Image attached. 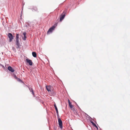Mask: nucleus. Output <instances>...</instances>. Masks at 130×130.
I'll list each match as a JSON object with an SVG mask.
<instances>
[{"label":"nucleus","instance_id":"obj_19","mask_svg":"<svg viewBox=\"0 0 130 130\" xmlns=\"http://www.w3.org/2000/svg\"><path fill=\"white\" fill-rule=\"evenodd\" d=\"M35 97L36 99L38 101L39 100H40V97H39L38 96H35V97Z\"/></svg>","mask_w":130,"mask_h":130},{"label":"nucleus","instance_id":"obj_25","mask_svg":"<svg viewBox=\"0 0 130 130\" xmlns=\"http://www.w3.org/2000/svg\"><path fill=\"white\" fill-rule=\"evenodd\" d=\"M23 7H22V11H21V15H20V17H21V16H22V13L23 12Z\"/></svg>","mask_w":130,"mask_h":130},{"label":"nucleus","instance_id":"obj_20","mask_svg":"<svg viewBox=\"0 0 130 130\" xmlns=\"http://www.w3.org/2000/svg\"><path fill=\"white\" fill-rule=\"evenodd\" d=\"M0 66L2 67V68H3L5 70H6V65H5V67L4 66H3V65L2 64H0Z\"/></svg>","mask_w":130,"mask_h":130},{"label":"nucleus","instance_id":"obj_32","mask_svg":"<svg viewBox=\"0 0 130 130\" xmlns=\"http://www.w3.org/2000/svg\"><path fill=\"white\" fill-rule=\"evenodd\" d=\"M57 127L55 126H54V130H56L57 129Z\"/></svg>","mask_w":130,"mask_h":130},{"label":"nucleus","instance_id":"obj_22","mask_svg":"<svg viewBox=\"0 0 130 130\" xmlns=\"http://www.w3.org/2000/svg\"><path fill=\"white\" fill-rule=\"evenodd\" d=\"M28 88L30 92H32L34 91V90L32 88H30V87H28Z\"/></svg>","mask_w":130,"mask_h":130},{"label":"nucleus","instance_id":"obj_4","mask_svg":"<svg viewBox=\"0 0 130 130\" xmlns=\"http://www.w3.org/2000/svg\"><path fill=\"white\" fill-rule=\"evenodd\" d=\"M7 70V72L9 71L10 73H13L15 71V70L12 67L10 66H9L8 67Z\"/></svg>","mask_w":130,"mask_h":130},{"label":"nucleus","instance_id":"obj_12","mask_svg":"<svg viewBox=\"0 0 130 130\" xmlns=\"http://www.w3.org/2000/svg\"><path fill=\"white\" fill-rule=\"evenodd\" d=\"M86 117L88 119V120L90 122V121H93L92 120L93 119L90 116L88 115H87V116H86Z\"/></svg>","mask_w":130,"mask_h":130},{"label":"nucleus","instance_id":"obj_18","mask_svg":"<svg viewBox=\"0 0 130 130\" xmlns=\"http://www.w3.org/2000/svg\"><path fill=\"white\" fill-rule=\"evenodd\" d=\"M17 81L20 82L21 83L24 84L23 81L21 79L19 78L17 79Z\"/></svg>","mask_w":130,"mask_h":130},{"label":"nucleus","instance_id":"obj_38","mask_svg":"<svg viewBox=\"0 0 130 130\" xmlns=\"http://www.w3.org/2000/svg\"><path fill=\"white\" fill-rule=\"evenodd\" d=\"M47 60H48V62H49V61L48 59Z\"/></svg>","mask_w":130,"mask_h":130},{"label":"nucleus","instance_id":"obj_10","mask_svg":"<svg viewBox=\"0 0 130 130\" xmlns=\"http://www.w3.org/2000/svg\"><path fill=\"white\" fill-rule=\"evenodd\" d=\"M54 106L55 107V110L56 111V113H57V116H59V112H58V109L57 108V107L56 104L55 103L54 104Z\"/></svg>","mask_w":130,"mask_h":130},{"label":"nucleus","instance_id":"obj_16","mask_svg":"<svg viewBox=\"0 0 130 130\" xmlns=\"http://www.w3.org/2000/svg\"><path fill=\"white\" fill-rule=\"evenodd\" d=\"M90 122L92 124L93 126L95 127L97 129H98V128L95 124L93 121H90Z\"/></svg>","mask_w":130,"mask_h":130},{"label":"nucleus","instance_id":"obj_23","mask_svg":"<svg viewBox=\"0 0 130 130\" xmlns=\"http://www.w3.org/2000/svg\"><path fill=\"white\" fill-rule=\"evenodd\" d=\"M27 38L26 36H24V37H22V39L24 40H25L26 38Z\"/></svg>","mask_w":130,"mask_h":130},{"label":"nucleus","instance_id":"obj_33","mask_svg":"<svg viewBox=\"0 0 130 130\" xmlns=\"http://www.w3.org/2000/svg\"><path fill=\"white\" fill-rule=\"evenodd\" d=\"M72 110H73V111H75V108L74 107H73V108H72Z\"/></svg>","mask_w":130,"mask_h":130},{"label":"nucleus","instance_id":"obj_11","mask_svg":"<svg viewBox=\"0 0 130 130\" xmlns=\"http://www.w3.org/2000/svg\"><path fill=\"white\" fill-rule=\"evenodd\" d=\"M46 90L48 92L51 91V86L50 85H46Z\"/></svg>","mask_w":130,"mask_h":130},{"label":"nucleus","instance_id":"obj_1","mask_svg":"<svg viewBox=\"0 0 130 130\" xmlns=\"http://www.w3.org/2000/svg\"><path fill=\"white\" fill-rule=\"evenodd\" d=\"M68 13L67 8L66 9L64 10L60 16L59 21L61 22L64 19L65 16L67 15V13Z\"/></svg>","mask_w":130,"mask_h":130},{"label":"nucleus","instance_id":"obj_14","mask_svg":"<svg viewBox=\"0 0 130 130\" xmlns=\"http://www.w3.org/2000/svg\"><path fill=\"white\" fill-rule=\"evenodd\" d=\"M32 11L33 12H35L37 10V8L36 7H33L32 8Z\"/></svg>","mask_w":130,"mask_h":130},{"label":"nucleus","instance_id":"obj_34","mask_svg":"<svg viewBox=\"0 0 130 130\" xmlns=\"http://www.w3.org/2000/svg\"><path fill=\"white\" fill-rule=\"evenodd\" d=\"M25 4V3H23L22 4V7H23H23L24 6V5Z\"/></svg>","mask_w":130,"mask_h":130},{"label":"nucleus","instance_id":"obj_30","mask_svg":"<svg viewBox=\"0 0 130 130\" xmlns=\"http://www.w3.org/2000/svg\"><path fill=\"white\" fill-rule=\"evenodd\" d=\"M31 93L32 94V95H33V96L34 97H35V94L34 91H33L31 92Z\"/></svg>","mask_w":130,"mask_h":130},{"label":"nucleus","instance_id":"obj_17","mask_svg":"<svg viewBox=\"0 0 130 130\" xmlns=\"http://www.w3.org/2000/svg\"><path fill=\"white\" fill-rule=\"evenodd\" d=\"M19 34L18 33H17L16 35V38H15V40H19Z\"/></svg>","mask_w":130,"mask_h":130},{"label":"nucleus","instance_id":"obj_6","mask_svg":"<svg viewBox=\"0 0 130 130\" xmlns=\"http://www.w3.org/2000/svg\"><path fill=\"white\" fill-rule=\"evenodd\" d=\"M15 44L17 46L16 48L18 49V48H20V47L21 46L20 43L19 42V40H16L15 41Z\"/></svg>","mask_w":130,"mask_h":130},{"label":"nucleus","instance_id":"obj_31","mask_svg":"<svg viewBox=\"0 0 130 130\" xmlns=\"http://www.w3.org/2000/svg\"><path fill=\"white\" fill-rule=\"evenodd\" d=\"M23 34L24 36H26V33L25 32H24L23 33Z\"/></svg>","mask_w":130,"mask_h":130},{"label":"nucleus","instance_id":"obj_5","mask_svg":"<svg viewBox=\"0 0 130 130\" xmlns=\"http://www.w3.org/2000/svg\"><path fill=\"white\" fill-rule=\"evenodd\" d=\"M8 36L9 38V42H11L14 39V36L12 34L10 33H9L8 34Z\"/></svg>","mask_w":130,"mask_h":130},{"label":"nucleus","instance_id":"obj_8","mask_svg":"<svg viewBox=\"0 0 130 130\" xmlns=\"http://www.w3.org/2000/svg\"><path fill=\"white\" fill-rule=\"evenodd\" d=\"M49 94L51 96H56V94L55 91L53 90H51L50 91Z\"/></svg>","mask_w":130,"mask_h":130},{"label":"nucleus","instance_id":"obj_35","mask_svg":"<svg viewBox=\"0 0 130 130\" xmlns=\"http://www.w3.org/2000/svg\"><path fill=\"white\" fill-rule=\"evenodd\" d=\"M92 121H94V122H95V123H96V121H95V120H93H93H92Z\"/></svg>","mask_w":130,"mask_h":130},{"label":"nucleus","instance_id":"obj_37","mask_svg":"<svg viewBox=\"0 0 130 130\" xmlns=\"http://www.w3.org/2000/svg\"><path fill=\"white\" fill-rule=\"evenodd\" d=\"M85 113V115H86V116H87V115H88V114H87L86 113Z\"/></svg>","mask_w":130,"mask_h":130},{"label":"nucleus","instance_id":"obj_29","mask_svg":"<svg viewBox=\"0 0 130 130\" xmlns=\"http://www.w3.org/2000/svg\"><path fill=\"white\" fill-rule=\"evenodd\" d=\"M38 101L42 103H43L44 102L43 101L41 100V99L39 100Z\"/></svg>","mask_w":130,"mask_h":130},{"label":"nucleus","instance_id":"obj_15","mask_svg":"<svg viewBox=\"0 0 130 130\" xmlns=\"http://www.w3.org/2000/svg\"><path fill=\"white\" fill-rule=\"evenodd\" d=\"M32 55L33 57L36 58L37 57V53L35 52H32Z\"/></svg>","mask_w":130,"mask_h":130},{"label":"nucleus","instance_id":"obj_9","mask_svg":"<svg viewBox=\"0 0 130 130\" xmlns=\"http://www.w3.org/2000/svg\"><path fill=\"white\" fill-rule=\"evenodd\" d=\"M29 21H28V22H26L24 25V27H26L27 28L31 27L30 24L29 23Z\"/></svg>","mask_w":130,"mask_h":130},{"label":"nucleus","instance_id":"obj_27","mask_svg":"<svg viewBox=\"0 0 130 130\" xmlns=\"http://www.w3.org/2000/svg\"><path fill=\"white\" fill-rule=\"evenodd\" d=\"M68 103H69V106L71 105H72V104L71 103V102L70 101V100L68 99Z\"/></svg>","mask_w":130,"mask_h":130},{"label":"nucleus","instance_id":"obj_7","mask_svg":"<svg viewBox=\"0 0 130 130\" xmlns=\"http://www.w3.org/2000/svg\"><path fill=\"white\" fill-rule=\"evenodd\" d=\"M26 63H28L30 66H32L33 65V63L32 60L28 58L26 59Z\"/></svg>","mask_w":130,"mask_h":130},{"label":"nucleus","instance_id":"obj_2","mask_svg":"<svg viewBox=\"0 0 130 130\" xmlns=\"http://www.w3.org/2000/svg\"><path fill=\"white\" fill-rule=\"evenodd\" d=\"M58 22L55 23L54 25L50 28L47 31V34H50V33H52L53 30L55 29L57 26Z\"/></svg>","mask_w":130,"mask_h":130},{"label":"nucleus","instance_id":"obj_26","mask_svg":"<svg viewBox=\"0 0 130 130\" xmlns=\"http://www.w3.org/2000/svg\"><path fill=\"white\" fill-rule=\"evenodd\" d=\"M33 6H29L28 8V9H30L32 10V8L33 7Z\"/></svg>","mask_w":130,"mask_h":130},{"label":"nucleus","instance_id":"obj_36","mask_svg":"<svg viewBox=\"0 0 130 130\" xmlns=\"http://www.w3.org/2000/svg\"><path fill=\"white\" fill-rule=\"evenodd\" d=\"M47 121H48V124H49V119H47Z\"/></svg>","mask_w":130,"mask_h":130},{"label":"nucleus","instance_id":"obj_28","mask_svg":"<svg viewBox=\"0 0 130 130\" xmlns=\"http://www.w3.org/2000/svg\"><path fill=\"white\" fill-rule=\"evenodd\" d=\"M69 106L70 108L72 110L73 108V107H74L72 105L70 106Z\"/></svg>","mask_w":130,"mask_h":130},{"label":"nucleus","instance_id":"obj_13","mask_svg":"<svg viewBox=\"0 0 130 130\" xmlns=\"http://www.w3.org/2000/svg\"><path fill=\"white\" fill-rule=\"evenodd\" d=\"M12 76L14 78L16 79H17L19 78L14 73H12L11 74Z\"/></svg>","mask_w":130,"mask_h":130},{"label":"nucleus","instance_id":"obj_21","mask_svg":"<svg viewBox=\"0 0 130 130\" xmlns=\"http://www.w3.org/2000/svg\"><path fill=\"white\" fill-rule=\"evenodd\" d=\"M75 103V104L77 106V107L80 110V111H82V110L81 109H80V108L79 107V106H78V105H77V103L75 102H74Z\"/></svg>","mask_w":130,"mask_h":130},{"label":"nucleus","instance_id":"obj_24","mask_svg":"<svg viewBox=\"0 0 130 130\" xmlns=\"http://www.w3.org/2000/svg\"><path fill=\"white\" fill-rule=\"evenodd\" d=\"M12 49L15 52H16V50L15 48L14 47H13V46L12 47Z\"/></svg>","mask_w":130,"mask_h":130},{"label":"nucleus","instance_id":"obj_3","mask_svg":"<svg viewBox=\"0 0 130 130\" xmlns=\"http://www.w3.org/2000/svg\"><path fill=\"white\" fill-rule=\"evenodd\" d=\"M57 116V117L59 126L60 128L62 129L63 127L62 121L61 120L60 118L59 117V116Z\"/></svg>","mask_w":130,"mask_h":130}]
</instances>
